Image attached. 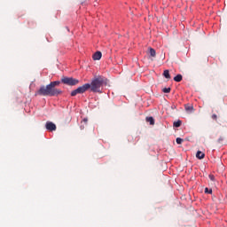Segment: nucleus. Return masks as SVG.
<instances>
[{
  "label": "nucleus",
  "instance_id": "1",
  "mask_svg": "<svg viewBox=\"0 0 227 227\" xmlns=\"http://www.w3.org/2000/svg\"><path fill=\"white\" fill-rule=\"evenodd\" d=\"M63 91L59 89H56V87L52 86L51 83L48 84L46 87L42 86L40 89L35 92V97H58V95H61Z\"/></svg>",
  "mask_w": 227,
  "mask_h": 227
},
{
  "label": "nucleus",
  "instance_id": "2",
  "mask_svg": "<svg viewBox=\"0 0 227 227\" xmlns=\"http://www.w3.org/2000/svg\"><path fill=\"white\" fill-rule=\"evenodd\" d=\"M90 85L93 93H102L100 89L104 86V79H102V77L95 78L91 81Z\"/></svg>",
  "mask_w": 227,
  "mask_h": 227
},
{
  "label": "nucleus",
  "instance_id": "3",
  "mask_svg": "<svg viewBox=\"0 0 227 227\" xmlns=\"http://www.w3.org/2000/svg\"><path fill=\"white\" fill-rule=\"evenodd\" d=\"M61 82L63 84H67V86H75L77 84H79V80L74 79V77H63L61 79Z\"/></svg>",
  "mask_w": 227,
  "mask_h": 227
},
{
  "label": "nucleus",
  "instance_id": "4",
  "mask_svg": "<svg viewBox=\"0 0 227 227\" xmlns=\"http://www.w3.org/2000/svg\"><path fill=\"white\" fill-rule=\"evenodd\" d=\"M90 88H91V85L90 83H85L82 86H80L77 88L78 93L79 94L86 93V91H88Z\"/></svg>",
  "mask_w": 227,
  "mask_h": 227
},
{
  "label": "nucleus",
  "instance_id": "5",
  "mask_svg": "<svg viewBox=\"0 0 227 227\" xmlns=\"http://www.w3.org/2000/svg\"><path fill=\"white\" fill-rule=\"evenodd\" d=\"M47 130H50V132H53V130H56V124L51 121H47L45 125Z\"/></svg>",
  "mask_w": 227,
  "mask_h": 227
},
{
  "label": "nucleus",
  "instance_id": "6",
  "mask_svg": "<svg viewBox=\"0 0 227 227\" xmlns=\"http://www.w3.org/2000/svg\"><path fill=\"white\" fill-rule=\"evenodd\" d=\"M92 59H93V61H100V59H102V52L101 51H96L92 55Z\"/></svg>",
  "mask_w": 227,
  "mask_h": 227
},
{
  "label": "nucleus",
  "instance_id": "7",
  "mask_svg": "<svg viewBox=\"0 0 227 227\" xmlns=\"http://www.w3.org/2000/svg\"><path fill=\"white\" fill-rule=\"evenodd\" d=\"M196 157L197 159H200L201 160V159H205V154L201 151H198L196 153Z\"/></svg>",
  "mask_w": 227,
  "mask_h": 227
},
{
  "label": "nucleus",
  "instance_id": "8",
  "mask_svg": "<svg viewBox=\"0 0 227 227\" xmlns=\"http://www.w3.org/2000/svg\"><path fill=\"white\" fill-rule=\"evenodd\" d=\"M163 77L165 79H171V74H169V70L166 69L163 72Z\"/></svg>",
  "mask_w": 227,
  "mask_h": 227
},
{
  "label": "nucleus",
  "instance_id": "9",
  "mask_svg": "<svg viewBox=\"0 0 227 227\" xmlns=\"http://www.w3.org/2000/svg\"><path fill=\"white\" fill-rule=\"evenodd\" d=\"M146 121L150 123V125H155V120H153V117H146Z\"/></svg>",
  "mask_w": 227,
  "mask_h": 227
},
{
  "label": "nucleus",
  "instance_id": "10",
  "mask_svg": "<svg viewBox=\"0 0 227 227\" xmlns=\"http://www.w3.org/2000/svg\"><path fill=\"white\" fill-rule=\"evenodd\" d=\"M149 52H150V56H152V58H155L157 52L155 51V49L153 48H149Z\"/></svg>",
  "mask_w": 227,
  "mask_h": 227
},
{
  "label": "nucleus",
  "instance_id": "11",
  "mask_svg": "<svg viewBox=\"0 0 227 227\" xmlns=\"http://www.w3.org/2000/svg\"><path fill=\"white\" fill-rule=\"evenodd\" d=\"M182 79H183L182 74H177V75H176V76L174 77V81H175L176 82H181Z\"/></svg>",
  "mask_w": 227,
  "mask_h": 227
},
{
  "label": "nucleus",
  "instance_id": "12",
  "mask_svg": "<svg viewBox=\"0 0 227 227\" xmlns=\"http://www.w3.org/2000/svg\"><path fill=\"white\" fill-rule=\"evenodd\" d=\"M50 84H51L54 88H56V86H59V84H61V82L55 81V82H51Z\"/></svg>",
  "mask_w": 227,
  "mask_h": 227
},
{
  "label": "nucleus",
  "instance_id": "13",
  "mask_svg": "<svg viewBox=\"0 0 227 227\" xmlns=\"http://www.w3.org/2000/svg\"><path fill=\"white\" fill-rule=\"evenodd\" d=\"M185 111H194V106L185 105Z\"/></svg>",
  "mask_w": 227,
  "mask_h": 227
},
{
  "label": "nucleus",
  "instance_id": "14",
  "mask_svg": "<svg viewBox=\"0 0 227 227\" xmlns=\"http://www.w3.org/2000/svg\"><path fill=\"white\" fill-rule=\"evenodd\" d=\"M174 127L178 128L182 125V121H177L173 123Z\"/></svg>",
  "mask_w": 227,
  "mask_h": 227
},
{
  "label": "nucleus",
  "instance_id": "15",
  "mask_svg": "<svg viewBox=\"0 0 227 227\" xmlns=\"http://www.w3.org/2000/svg\"><path fill=\"white\" fill-rule=\"evenodd\" d=\"M75 95H79V90L77 89L71 91V97H75Z\"/></svg>",
  "mask_w": 227,
  "mask_h": 227
},
{
  "label": "nucleus",
  "instance_id": "16",
  "mask_svg": "<svg viewBox=\"0 0 227 227\" xmlns=\"http://www.w3.org/2000/svg\"><path fill=\"white\" fill-rule=\"evenodd\" d=\"M162 91H163V93H171V88H164L163 90H162Z\"/></svg>",
  "mask_w": 227,
  "mask_h": 227
},
{
  "label": "nucleus",
  "instance_id": "17",
  "mask_svg": "<svg viewBox=\"0 0 227 227\" xmlns=\"http://www.w3.org/2000/svg\"><path fill=\"white\" fill-rule=\"evenodd\" d=\"M176 141L177 145H182V143H184V139H182L180 137H177Z\"/></svg>",
  "mask_w": 227,
  "mask_h": 227
},
{
  "label": "nucleus",
  "instance_id": "18",
  "mask_svg": "<svg viewBox=\"0 0 227 227\" xmlns=\"http://www.w3.org/2000/svg\"><path fill=\"white\" fill-rule=\"evenodd\" d=\"M209 179L211 182H215V176L214 175H209Z\"/></svg>",
  "mask_w": 227,
  "mask_h": 227
},
{
  "label": "nucleus",
  "instance_id": "19",
  "mask_svg": "<svg viewBox=\"0 0 227 227\" xmlns=\"http://www.w3.org/2000/svg\"><path fill=\"white\" fill-rule=\"evenodd\" d=\"M212 119H213V120H217V115H216V114H213V115H212Z\"/></svg>",
  "mask_w": 227,
  "mask_h": 227
},
{
  "label": "nucleus",
  "instance_id": "20",
  "mask_svg": "<svg viewBox=\"0 0 227 227\" xmlns=\"http://www.w3.org/2000/svg\"><path fill=\"white\" fill-rule=\"evenodd\" d=\"M208 192V188H206V189H205V192Z\"/></svg>",
  "mask_w": 227,
  "mask_h": 227
},
{
  "label": "nucleus",
  "instance_id": "21",
  "mask_svg": "<svg viewBox=\"0 0 227 227\" xmlns=\"http://www.w3.org/2000/svg\"><path fill=\"white\" fill-rule=\"evenodd\" d=\"M209 194H212V190L209 191Z\"/></svg>",
  "mask_w": 227,
  "mask_h": 227
},
{
  "label": "nucleus",
  "instance_id": "22",
  "mask_svg": "<svg viewBox=\"0 0 227 227\" xmlns=\"http://www.w3.org/2000/svg\"><path fill=\"white\" fill-rule=\"evenodd\" d=\"M84 121H88V120H87V119H84Z\"/></svg>",
  "mask_w": 227,
  "mask_h": 227
}]
</instances>
